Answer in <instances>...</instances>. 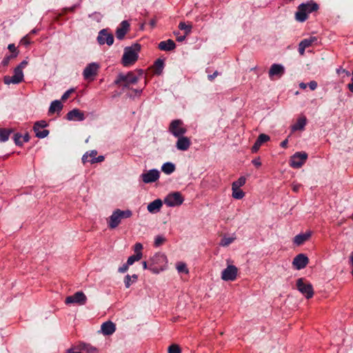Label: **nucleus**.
<instances>
[{
    "instance_id": "f257e3e1",
    "label": "nucleus",
    "mask_w": 353,
    "mask_h": 353,
    "mask_svg": "<svg viewBox=\"0 0 353 353\" xmlns=\"http://www.w3.org/2000/svg\"><path fill=\"white\" fill-rule=\"evenodd\" d=\"M141 45L134 43L131 46L125 47L122 57L121 63L127 67L133 65L138 59Z\"/></svg>"
},
{
    "instance_id": "f03ea898",
    "label": "nucleus",
    "mask_w": 353,
    "mask_h": 353,
    "mask_svg": "<svg viewBox=\"0 0 353 353\" xmlns=\"http://www.w3.org/2000/svg\"><path fill=\"white\" fill-rule=\"evenodd\" d=\"M132 216V212L129 209L125 210L117 209L113 211L112 214L108 219V227L111 229L116 228L121 223L123 219H128Z\"/></svg>"
},
{
    "instance_id": "7ed1b4c3",
    "label": "nucleus",
    "mask_w": 353,
    "mask_h": 353,
    "mask_svg": "<svg viewBox=\"0 0 353 353\" xmlns=\"http://www.w3.org/2000/svg\"><path fill=\"white\" fill-rule=\"evenodd\" d=\"M150 261L149 270L153 273L158 274L164 270L167 263V257L164 254L157 252L151 257Z\"/></svg>"
},
{
    "instance_id": "20e7f679",
    "label": "nucleus",
    "mask_w": 353,
    "mask_h": 353,
    "mask_svg": "<svg viewBox=\"0 0 353 353\" xmlns=\"http://www.w3.org/2000/svg\"><path fill=\"white\" fill-rule=\"evenodd\" d=\"M138 77L132 72L127 74L120 73L114 80V83L122 88H129L131 84L136 83Z\"/></svg>"
},
{
    "instance_id": "39448f33",
    "label": "nucleus",
    "mask_w": 353,
    "mask_h": 353,
    "mask_svg": "<svg viewBox=\"0 0 353 353\" xmlns=\"http://www.w3.org/2000/svg\"><path fill=\"white\" fill-rule=\"evenodd\" d=\"M296 288L307 299L314 295L312 285L309 282H305L303 278L296 281Z\"/></svg>"
},
{
    "instance_id": "423d86ee",
    "label": "nucleus",
    "mask_w": 353,
    "mask_h": 353,
    "mask_svg": "<svg viewBox=\"0 0 353 353\" xmlns=\"http://www.w3.org/2000/svg\"><path fill=\"white\" fill-rule=\"evenodd\" d=\"M308 155L305 152H295L289 161V164L292 168H300L307 159Z\"/></svg>"
},
{
    "instance_id": "0eeeda50",
    "label": "nucleus",
    "mask_w": 353,
    "mask_h": 353,
    "mask_svg": "<svg viewBox=\"0 0 353 353\" xmlns=\"http://www.w3.org/2000/svg\"><path fill=\"white\" fill-rule=\"evenodd\" d=\"M184 201V198L179 192H175L168 194L164 199V203L168 207H175L181 205Z\"/></svg>"
},
{
    "instance_id": "6e6552de",
    "label": "nucleus",
    "mask_w": 353,
    "mask_h": 353,
    "mask_svg": "<svg viewBox=\"0 0 353 353\" xmlns=\"http://www.w3.org/2000/svg\"><path fill=\"white\" fill-rule=\"evenodd\" d=\"M169 132L175 137H179L186 133L187 130L183 127V121L180 119L172 121L169 126Z\"/></svg>"
},
{
    "instance_id": "1a4fd4ad",
    "label": "nucleus",
    "mask_w": 353,
    "mask_h": 353,
    "mask_svg": "<svg viewBox=\"0 0 353 353\" xmlns=\"http://www.w3.org/2000/svg\"><path fill=\"white\" fill-rule=\"evenodd\" d=\"M97 40L98 43L101 46L107 44L110 46L114 43V37L113 34L109 32L108 29H102L99 32Z\"/></svg>"
},
{
    "instance_id": "9d476101",
    "label": "nucleus",
    "mask_w": 353,
    "mask_h": 353,
    "mask_svg": "<svg viewBox=\"0 0 353 353\" xmlns=\"http://www.w3.org/2000/svg\"><path fill=\"white\" fill-rule=\"evenodd\" d=\"M14 74L12 77L5 76L3 77V83L6 85L19 84L23 81L24 75L23 70L19 68H15L14 69Z\"/></svg>"
},
{
    "instance_id": "9b49d317",
    "label": "nucleus",
    "mask_w": 353,
    "mask_h": 353,
    "mask_svg": "<svg viewBox=\"0 0 353 353\" xmlns=\"http://www.w3.org/2000/svg\"><path fill=\"white\" fill-rule=\"evenodd\" d=\"M87 297L83 292H77L73 295L67 296L65 300V303L67 305L73 303L83 305L85 303Z\"/></svg>"
},
{
    "instance_id": "f8f14e48",
    "label": "nucleus",
    "mask_w": 353,
    "mask_h": 353,
    "mask_svg": "<svg viewBox=\"0 0 353 353\" xmlns=\"http://www.w3.org/2000/svg\"><path fill=\"white\" fill-rule=\"evenodd\" d=\"M140 177L145 183H151L159 180L160 172L157 169H152L146 172L142 173Z\"/></svg>"
},
{
    "instance_id": "ddd939ff",
    "label": "nucleus",
    "mask_w": 353,
    "mask_h": 353,
    "mask_svg": "<svg viewBox=\"0 0 353 353\" xmlns=\"http://www.w3.org/2000/svg\"><path fill=\"white\" fill-rule=\"evenodd\" d=\"M238 269L233 265H229L228 267L222 271L221 279L223 281H234L236 278Z\"/></svg>"
},
{
    "instance_id": "4468645a",
    "label": "nucleus",
    "mask_w": 353,
    "mask_h": 353,
    "mask_svg": "<svg viewBox=\"0 0 353 353\" xmlns=\"http://www.w3.org/2000/svg\"><path fill=\"white\" fill-rule=\"evenodd\" d=\"M285 73V68L281 64L273 63L269 70L268 74L271 79H273L274 77L281 78Z\"/></svg>"
},
{
    "instance_id": "2eb2a0df",
    "label": "nucleus",
    "mask_w": 353,
    "mask_h": 353,
    "mask_svg": "<svg viewBox=\"0 0 353 353\" xmlns=\"http://www.w3.org/2000/svg\"><path fill=\"white\" fill-rule=\"evenodd\" d=\"M308 262V258L304 254H299L294 258L292 265L299 270L305 268Z\"/></svg>"
},
{
    "instance_id": "dca6fc26",
    "label": "nucleus",
    "mask_w": 353,
    "mask_h": 353,
    "mask_svg": "<svg viewBox=\"0 0 353 353\" xmlns=\"http://www.w3.org/2000/svg\"><path fill=\"white\" fill-rule=\"evenodd\" d=\"M130 30V23L128 21H123L119 26L117 27L116 30V37L119 40H123L126 34V33Z\"/></svg>"
},
{
    "instance_id": "f3484780",
    "label": "nucleus",
    "mask_w": 353,
    "mask_h": 353,
    "mask_svg": "<svg viewBox=\"0 0 353 353\" xmlns=\"http://www.w3.org/2000/svg\"><path fill=\"white\" fill-rule=\"evenodd\" d=\"M116 331V325L111 321H108L102 323L101 325V332L104 336H110Z\"/></svg>"
},
{
    "instance_id": "a211bd4d",
    "label": "nucleus",
    "mask_w": 353,
    "mask_h": 353,
    "mask_svg": "<svg viewBox=\"0 0 353 353\" xmlns=\"http://www.w3.org/2000/svg\"><path fill=\"white\" fill-rule=\"evenodd\" d=\"M66 119L68 121H82L85 117L81 110L79 109H73L68 112Z\"/></svg>"
},
{
    "instance_id": "6ab92c4d",
    "label": "nucleus",
    "mask_w": 353,
    "mask_h": 353,
    "mask_svg": "<svg viewBox=\"0 0 353 353\" xmlns=\"http://www.w3.org/2000/svg\"><path fill=\"white\" fill-rule=\"evenodd\" d=\"M178 140L176 143V147L179 150L186 151L188 150L191 145L190 139L187 137L181 136L177 137Z\"/></svg>"
},
{
    "instance_id": "aec40b11",
    "label": "nucleus",
    "mask_w": 353,
    "mask_h": 353,
    "mask_svg": "<svg viewBox=\"0 0 353 353\" xmlns=\"http://www.w3.org/2000/svg\"><path fill=\"white\" fill-rule=\"evenodd\" d=\"M270 136L265 134H260L258 137L257 139L256 140L254 144L252 145L251 150L252 153H256L259 150L260 147L262 145L263 143L270 141Z\"/></svg>"
},
{
    "instance_id": "412c9836",
    "label": "nucleus",
    "mask_w": 353,
    "mask_h": 353,
    "mask_svg": "<svg viewBox=\"0 0 353 353\" xmlns=\"http://www.w3.org/2000/svg\"><path fill=\"white\" fill-rule=\"evenodd\" d=\"M312 232L310 231L299 234L294 237L293 243L296 245H301L307 241L310 238Z\"/></svg>"
},
{
    "instance_id": "4be33fe9",
    "label": "nucleus",
    "mask_w": 353,
    "mask_h": 353,
    "mask_svg": "<svg viewBox=\"0 0 353 353\" xmlns=\"http://www.w3.org/2000/svg\"><path fill=\"white\" fill-rule=\"evenodd\" d=\"M163 202L160 199H155L148 205L147 209L150 213L155 214L161 210Z\"/></svg>"
},
{
    "instance_id": "5701e85b",
    "label": "nucleus",
    "mask_w": 353,
    "mask_h": 353,
    "mask_svg": "<svg viewBox=\"0 0 353 353\" xmlns=\"http://www.w3.org/2000/svg\"><path fill=\"white\" fill-rule=\"evenodd\" d=\"M305 7L304 3L300 4L298 7V11L296 12V19L299 22H304L307 19V14Z\"/></svg>"
},
{
    "instance_id": "b1692460",
    "label": "nucleus",
    "mask_w": 353,
    "mask_h": 353,
    "mask_svg": "<svg viewBox=\"0 0 353 353\" xmlns=\"http://www.w3.org/2000/svg\"><path fill=\"white\" fill-rule=\"evenodd\" d=\"M159 48L163 51H171L175 49L176 44L172 39L161 41L159 43Z\"/></svg>"
},
{
    "instance_id": "393cba45",
    "label": "nucleus",
    "mask_w": 353,
    "mask_h": 353,
    "mask_svg": "<svg viewBox=\"0 0 353 353\" xmlns=\"http://www.w3.org/2000/svg\"><path fill=\"white\" fill-rule=\"evenodd\" d=\"M307 123V119L305 116L300 117L296 122L291 126V130L292 132H296L298 130H303L305 128V126Z\"/></svg>"
},
{
    "instance_id": "a878e982",
    "label": "nucleus",
    "mask_w": 353,
    "mask_h": 353,
    "mask_svg": "<svg viewBox=\"0 0 353 353\" xmlns=\"http://www.w3.org/2000/svg\"><path fill=\"white\" fill-rule=\"evenodd\" d=\"M63 109V105L61 102L59 100H54L51 102L48 113L49 114H53L55 112H60L61 110Z\"/></svg>"
},
{
    "instance_id": "bb28decb",
    "label": "nucleus",
    "mask_w": 353,
    "mask_h": 353,
    "mask_svg": "<svg viewBox=\"0 0 353 353\" xmlns=\"http://www.w3.org/2000/svg\"><path fill=\"white\" fill-rule=\"evenodd\" d=\"M236 239V236L234 234H232L230 236H223V237L221 239L219 245L222 247H227L231 243H232L234 240Z\"/></svg>"
},
{
    "instance_id": "cd10ccee",
    "label": "nucleus",
    "mask_w": 353,
    "mask_h": 353,
    "mask_svg": "<svg viewBox=\"0 0 353 353\" xmlns=\"http://www.w3.org/2000/svg\"><path fill=\"white\" fill-rule=\"evenodd\" d=\"M176 169L175 165L171 162H166L161 166V170L166 174H170L174 172Z\"/></svg>"
},
{
    "instance_id": "c85d7f7f",
    "label": "nucleus",
    "mask_w": 353,
    "mask_h": 353,
    "mask_svg": "<svg viewBox=\"0 0 353 353\" xmlns=\"http://www.w3.org/2000/svg\"><path fill=\"white\" fill-rule=\"evenodd\" d=\"M12 132V130L1 128H0V142L4 143L9 139L10 134Z\"/></svg>"
},
{
    "instance_id": "c756f323",
    "label": "nucleus",
    "mask_w": 353,
    "mask_h": 353,
    "mask_svg": "<svg viewBox=\"0 0 353 353\" xmlns=\"http://www.w3.org/2000/svg\"><path fill=\"white\" fill-rule=\"evenodd\" d=\"M99 69V64L97 63H90V82L93 81L97 74Z\"/></svg>"
},
{
    "instance_id": "7c9ffc66",
    "label": "nucleus",
    "mask_w": 353,
    "mask_h": 353,
    "mask_svg": "<svg viewBox=\"0 0 353 353\" xmlns=\"http://www.w3.org/2000/svg\"><path fill=\"white\" fill-rule=\"evenodd\" d=\"M232 196L235 199H241L245 196V192L240 188L232 187Z\"/></svg>"
},
{
    "instance_id": "2f4dec72",
    "label": "nucleus",
    "mask_w": 353,
    "mask_h": 353,
    "mask_svg": "<svg viewBox=\"0 0 353 353\" xmlns=\"http://www.w3.org/2000/svg\"><path fill=\"white\" fill-rule=\"evenodd\" d=\"M305 5L306 13L308 14L312 12L316 11L319 9V6L315 2L310 1L307 3H304Z\"/></svg>"
},
{
    "instance_id": "473e14b6",
    "label": "nucleus",
    "mask_w": 353,
    "mask_h": 353,
    "mask_svg": "<svg viewBox=\"0 0 353 353\" xmlns=\"http://www.w3.org/2000/svg\"><path fill=\"white\" fill-rule=\"evenodd\" d=\"M179 28L181 30H183L185 35H188L192 32V26L191 23L186 24L185 22H180L179 24Z\"/></svg>"
},
{
    "instance_id": "72a5a7b5",
    "label": "nucleus",
    "mask_w": 353,
    "mask_h": 353,
    "mask_svg": "<svg viewBox=\"0 0 353 353\" xmlns=\"http://www.w3.org/2000/svg\"><path fill=\"white\" fill-rule=\"evenodd\" d=\"M154 67H155V73L160 74L162 72V70L164 67V61L163 60L161 59H158L154 62Z\"/></svg>"
},
{
    "instance_id": "f704fd0d",
    "label": "nucleus",
    "mask_w": 353,
    "mask_h": 353,
    "mask_svg": "<svg viewBox=\"0 0 353 353\" xmlns=\"http://www.w3.org/2000/svg\"><path fill=\"white\" fill-rule=\"evenodd\" d=\"M48 125V123L45 120H40L36 121L33 126L34 131H38V130L45 128Z\"/></svg>"
},
{
    "instance_id": "c9c22d12",
    "label": "nucleus",
    "mask_w": 353,
    "mask_h": 353,
    "mask_svg": "<svg viewBox=\"0 0 353 353\" xmlns=\"http://www.w3.org/2000/svg\"><path fill=\"white\" fill-rule=\"evenodd\" d=\"M176 270L179 273L188 274L189 272L186 264L183 262H179L176 264Z\"/></svg>"
},
{
    "instance_id": "e433bc0d",
    "label": "nucleus",
    "mask_w": 353,
    "mask_h": 353,
    "mask_svg": "<svg viewBox=\"0 0 353 353\" xmlns=\"http://www.w3.org/2000/svg\"><path fill=\"white\" fill-rule=\"evenodd\" d=\"M246 182V178L245 176H241L238 180L234 181L232 184V187L241 188L244 185Z\"/></svg>"
},
{
    "instance_id": "4c0bfd02",
    "label": "nucleus",
    "mask_w": 353,
    "mask_h": 353,
    "mask_svg": "<svg viewBox=\"0 0 353 353\" xmlns=\"http://www.w3.org/2000/svg\"><path fill=\"white\" fill-rule=\"evenodd\" d=\"M142 258L140 254H134L128 257L127 263L128 265H132L134 262L139 261Z\"/></svg>"
},
{
    "instance_id": "58836bf2",
    "label": "nucleus",
    "mask_w": 353,
    "mask_h": 353,
    "mask_svg": "<svg viewBox=\"0 0 353 353\" xmlns=\"http://www.w3.org/2000/svg\"><path fill=\"white\" fill-rule=\"evenodd\" d=\"M35 137L39 139H44L49 134V130L43 129V130H38V131H34Z\"/></svg>"
},
{
    "instance_id": "ea45409f",
    "label": "nucleus",
    "mask_w": 353,
    "mask_h": 353,
    "mask_svg": "<svg viewBox=\"0 0 353 353\" xmlns=\"http://www.w3.org/2000/svg\"><path fill=\"white\" fill-rule=\"evenodd\" d=\"M17 57V53H15V54H9V55H6V56L3 59V60H2V61H1V65H2L3 66H7V65L9 64V63H10V60H11L12 59H14V58Z\"/></svg>"
},
{
    "instance_id": "a19ab883",
    "label": "nucleus",
    "mask_w": 353,
    "mask_h": 353,
    "mask_svg": "<svg viewBox=\"0 0 353 353\" xmlns=\"http://www.w3.org/2000/svg\"><path fill=\"white\" fill-rule=\"evenodd\" d=\"M22 139V134L17 132L14 134V142L16 145L18 146H22L23 145V141H21Z\"/></svg>"
},
{
    "instance_id": "79ce46f5",
    "label": "nucleus",
    "mask_w": 353,
    "mask_h": 353,
    "mask_svg": "<svg viewBox=\"0 0 353 353\" xmlns=\"http://www.w3.org/2000/svg\"><path fill=\"white\" fill-rule=\"evenodd\" d=\"M168 353H181V350L178 345L172 344L168 347Z\"/></svg>"
},
{
    "instance_id": "37998d69",
    "label": "nucleus",
    "mask_w": 353,
    "mask_h": 353,
    "mask_svg": "<svg viewBox=\"0 0 353 353\" xmlns=\"http://www.w3.org/2000/svg\"><path fill=\"white\" fill-rule=\"evenodd\" d=\"M165 241V239L162 235H158L154 239V246L159 247Z\"/></svg>"
},
{
    "instance_id": "c03bdc74",
    "label": "nucleus",
    "mask_w": 353,
    "mask_h": 353,
    "mask_svg": "<svg viewBox=\"0 0 353 353\" xmlns=\"http://www.w3.org/2000/svg\"><path fill=\"white\" fill-rule=\"evenodd\" d=\"M75 91V89L74 88H71L70 89H68V90H66L63 94V95L61 96V100L62 101H65L67 100L69 97L70 96V94L73 92H74Z\"/></svg>"
},
{
    "instance_id": "a18cd8bd",
    "label": "nucleus",
    "mask_w": 353,
    "mask_h": 353,
    "mask_svg": "<svg viewBox=\"0 0 353 353\" xmlns=\"http://www.w3.org/2000/svg\"><path fill=\"white\" fill-rule=\"evenodd\" d=\"M143 249V245L141 243H135V245H134V254H140V256H143V254H142V250Z\"/></svg>"
},
{
    "instance_id": "49530a36",
    "label": "nucleus",
    "mask_w": 353,
    "mask_h": 353,
    "mask_svg": "<svg viewBox=\"0 0 353 353\" xmlns=\"http://www.w3.org/2000/svg\"><path fill=\"white\" fill-rule=\"evenodd\" d=\"M134 282L132 281V277L129 274H127L125 276V279H124V283H125V286L126 288H128L131 286V285L132 283H134Z\"/></svg>"
},
{
    "instance_id": "de8ad7c7",
    "label": "nucleus",
    "mask_w": 353,
    "mask_h": 353,
    "mask_svg": "<svg viewBox=\"0 0 353 353\" xmlns=\"http://www.w3.org/2000/svg\"><path fill=\"white\" fill-rule=\"evenodd\" d=\"M104 159H105V157L104 156L99 155L97 157H94V158H92V159H90V164H94V163H101V162L103 161Z\"/></svg>"
},
{
    "instance_id": "09e8293b",
    "label": "nucleus",
    "mask_w": 353,
    "mask_h": 353,
    "mask_svg": "<svg viewBox=\"0 0 353 353\" xmlns=\"http://www.w3.org/2000/svg\"><path fill=\"white\" fill-rule=\"evenodd\" d=\"M175 36H176V40L178 41V42H182L183 41L185 38H186V36L185 34L184 35H181L180 33L179 32H174Z\"/></svg>"
},
{
    "instance_id": "8fccbe9b",
    "label": "nucleus",
    "mask_w": 353,
    "mask_h": 353,
    "mask_svg": "<svg viewBox=\"0 0 353 353\" xmlns=\"http://www.w3.org/2000/svg\"><path fill=\"white\" fill-rule=\"evenodd\" d=\"M336 73L339 75L342 73H344L346 76H350V72L345 69H343L342 67H339L336 70Z\"/></svg>"
},
{
    "instance_id": "3c124183",
    "label": "nucleus",
    "mask_w": 353,
    "mask_h": 353,
    "mask_svg": "<svg viewBox=\"0 0 353 353\" xmlns=\"http://www.w3.org/2000/svg\"><path fill=\"white\" fill-rule=\"evenodd\" d=\"M129 266L130 265L126 262V263H124L122 266L119 268L118 272L120 273H124L128 271Z\"/></svg>"
},
{
    "instance_id": "603ef678",
    "label": "nucleus",
    "mask_w": 353,
    "mask_h": 353,
    "mask_svg": "<svg viewBox=\"0 0 353 353\" xmlns=\"http://www.w3.org/2000/svg\"><path fill=\"white\" fill-rule=\"evenodd\" d=\"M30 43L31 42H30V39L28 38V36L24 37L21 40V43L22 45H24L25 46H28L30 44Z\"/></svg>"
},
{
    "instance_id": "864d4df0",
    "label": "nucleus",
    "mask_w": 353,
    "mask_h": 353,
    "mask_svg": "<svg viewBox=\"0 0 353 353\" xmlns=\"http://www.w3.org/2000/svg\"><path fill=\"white\" fill-rule=\"evenodd\" d=\"M317 83L316 81H310L309 83H308V86L309 88H310L311 90H314L316 89L317 88Z\"/></svg>"
},
{
    "instance_id": "5fc2aeb1",
    "label": "nucleus",
    "mask_w": 353,
    "mask_h": 353,
    "mask_svg": "<svg viewBox=\"0 0 353 353\" xmlns=\"http://www.w3.org/2000/svg\"><path fill=\"white\" fill-rule=\"evenodd\" d=\"M8 49L12 52V54H18V51L17 50V48L14 43H10L8 46Z\"/></svg>"
},
{
    "instance_id": "6e6d98bb",
    "label": "nucleus",
    "mask_w": 353,
    "mask_h": 353,
    "mask_svg": "<svg viewBox=\"0 0 353 353\" xmlns=\"http://www.w3.org/2000/svg\"><path fill=\"white\" fill-rule=\"evenodd\" d=\"M28 63V62L27 60H23L16 68H19L20 70H23V69L26 67Z\"/></svg>"
},
{
    "instance_id": "4d7b16f0",
    "label": "nucleus",
    "mask_w": 353,
    "mask_h": 353,
    "mask_svg": "<svg viewBox=\"0 0 353 353\" xmlns=\"http://www.w3.org/2000/svg\"><path fill=\"white\" fill-rule=\"evenodd\" d=\"M300 43H301V44H303V46H304L306 48L312 46L311 41L308 39H305Z\"/></svg>"
},
{
    "instance_id": "13d9d810",
    "label": "nucleus",
    "mask_w": 353,
    "mask_h": 353,
    "mask_svg": "<svg viewBox=\"0 0 353 353\" xmlns=\"http://www.w3.org/2000/svg\"><path fill=\"white\" fill-rule=\"evenodd\" d=\"M252 163L254 165H255L257 168H259L261 165V159L259 157L253 159L252 161Z\"/></svg>"
},
{
    "instance_id": "bf43d9fd",
    "label": "nucleus",
    "mask_w": 353,
    "mask_h": 353,
    "mask_svg": "<svg viewBox=\"0 0 353 353\" xmlns=\"http://www.w3.org/2000/svg\"><path fill=\"white\" fill-rule=\"evenodd\" d=\"M90 17H93L97 20V21L99 22L102 18V16L99 13H94L92 15H90Z\"/></svg>"
},
{
    "instance_id": "052dcab7",
    "label": "nucleus",
    "mask_w": 353,
    "mask_h": 353,
    "mask_svg": "<svg viewBox=\"0 0 353 353\" xmlns=\"http://www.w3.org/2000/svg\"><path fill=\"white\" fill-rule=\"evenodd\" d=\"M305 49H306V48L304 46H303V44H301V43H300L299 45V49H298L299 54L301 55L304 54Z\"/></svg>"
},
{
    "instance_id": "680f3d73",
    "label": "nucleus",
    "mask_w": 353,
    "mask_h": 353,
    "mask_svg": "<svg viewBox=\"0 0 353 353\" xmlns=\"http://www.w3.org/2000/svg\"><path fill=\"white\" fill-rule=\"evenodd\" d=\"M83 75L85 80H88V65H87L83 72Z\"/></svg>"
},
{
    "instance_id": "e2e57ef3",
    "label": "nucleus",
    "mask_w": 353,
    "mask_h": 353,
    "mask_svg": "<svg viewBox=\"0 0 353 353\" xmlns=\"http://www.w3.org/2000/svg\"><path fill=\"white\" fill-rule=\"evenodd\" d=\"M219 75V72L217 71H215L212 74H209L208 76V78L210 81H213L215 77H216Z\"/></svg>"
},
{
    "instance_id": "0e129e2a",
    "label": "nucleus",
    "mask_w": 353,
    "mask_h": 353,
    "mask_svg": "<svg viewBox=\"0 0 353 353\" xmlns=\"http://www.w3.org/2000/svg\"><path fill=\"white\" fill-rule=\"evenodd\" d=\"M288 139H286L285 140H283L281 143H280V146L283 148H286L288 147Z\"/></svg>"
},
{
    "instance_id": "69168bd1",
    "label": "nucleus",
    "mask_w": 353,
    "mask_h": 353,
    "mask_svg": "<svg viewBox=\"0 0 353 353\" xmlns=\"http://www.w3.org/2000/svg\"><path fill=\"white\" fill-rule=\"evenodd\" d=\"M88 158V151L85 152L82 157V162L85 164L87 162Z\"/></svg>"
},
{
    "instance_id": "338daca9",
    "label": "nucleus",
    "mask_w": 353,
    "mask_h": 353,
    "mask_svg": "<svg viewBox=\"0 0 353 353\" xmlns=\"http://www.w3.org/2000/svg\"><path fill=\"white\" fill-rule=\"evenodd\" d=\"M347 87L353 93V79H352V82L347 84Z\"/></svg>"
},
{
    "instance_id": "774afa93",
    "label": "nucleus",
    "mask_w": 353,
    "mask_h": 353,
    "mask_svg": "<svg viewBox=\"0 0 353 353\" xmlns=\"http://www.w3.org/2000/svg\"><path fill=\"white\" fill-rule=\"evenodd\" d=\"M64 353H81L79 351H74L73 348H69L66 350V351Z\"/></svg>"
}]
</instances>
